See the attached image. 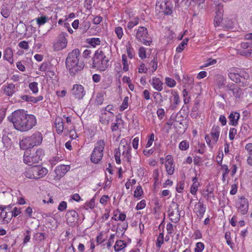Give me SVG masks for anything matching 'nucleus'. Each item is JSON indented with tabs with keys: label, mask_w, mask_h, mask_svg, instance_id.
<instances>
[{
	"label": "nucleus",
	"mask_w": 252,
	"mask_h": 252,
	"mask_svg": "<svg viewBox=\"0 0 252 252\" xmlns=\"http://www.w3.org/2000/svg\"><path fill=\"white\" fill-rule=\"evenodd\" d=\"M237 129L235 128H230L229 131V138L230 140H232L234 139L236 134Z\"/></svg>",
	"instance_id": "obj_61"
},
{
	"label": "nucleus",
	"mask_w": 252,
	"mask_h": 252,
	"mask_svg": "<svg viewBox=\"0 0 252 252\" xmlns=\"http://www.w3.org/2000/svg\"><path fill=\"white\" fill-rule=\"evenodd\" d=\"M220 130V127L219 126L214 125L211 128L210 134L205 135V139L206 143L211 149L213 148L219 141Z\"/></svg>",
	"instance_id": "obj_11"
},
{
	"label": "nucleus",
	"mask_w": 252,
	"mask_h": 252,
	"mask_svg": "<svg viewBox=\"0 0 252 252\" xmlns=\"http://www.w3.org/2000/svg\"><path fill=\"white\" fill-rule=\"evenodd\" d=\"M22 100L27 101L36 103L38 101H41L43 97L42 95H39L37 97H34L29 95H23L20 96Z\"/></svg>",
	"instance_id": "obj_25"
},
{
	"label": "nucleus",
	"mask_w": 252,
	"mask_h": 252,
	"mask_svg": "<svg viewBox=\"0 0 252 252\" xmlns=\"http://www.w3.org/2000/svg\"><path fill=\"white\" fill-rule=\"evenodd\" d=\"M3 92L7 96H12L16 92L15 85L13 83H10L3 86Z\"/></svg>",
	"instance_id": "obj_24"
},
{
	"label": "nucleus",
	"mask_w": 252,
	"mask_h": 252,
	"mask_svg": "<svg viewBox=\"0 0 252 252\" xmlns=\"http://www.w3.org/2000/svg\"><path fill=\"white\" fill-rule=\"evenodd\" d=\"M0 13L3 17L7 18L10 15L9 9L7 7L4 6L1 8Z\"/></svg>",
	"instance_id": "obj_56"
},
{
	"label": "nucleus",
	"mask_w": 252,
	"mask_h": 252,
	"mask_svg": "<svg viewBox=\"0 0 252 252\" xmlns=\"http://www.w3.org/2000/svg\"><path fill=\"white\" fill-rule=\"evenodd\" d=\"M135 36L136 40L141 43L149 46L152 42V39L149 34L147 28L139 26L134 30Z\"/></svg>",
	"instance_id": "obj_10"
},
{
	"label": "nucleus",
	"mask_w": 252,
	"mask_h": 252,
	"mask_svg": "<svg viewBox=\"0 0 252 252\" xmlns=\"http://www.w3.org/2000/svg\"><path fill=\"white\" fill-rule=\"evenodd\" d=\"M67 34L65 32H61L53 43V49L55 51H60L65 49L68 43Z\"/></svg>",
	"instance_id": "obj_12"
},
{
	"label": "nucleus",
	"mask_w": 252,
	"mask_h": 252,
	"mask_svg": "<svg viewBox=\"0 0 252 252\" xmlns=\"http://www.w3.org/2000/svg\"><path fill=\"white\" fill-rule=\"evenodd\" d=\"M14 128L20 131L26 132L31 129L36 124L35 117L28 114L23 109H18L12 112L8 117Z\"/></svg>",
	"instance_id": "obj_1"
},
{
	"label": "nucleus",
	"mask_w": 252,
	"mask_h": 252,
	"mask_svg": "<svg viewBox=\"0 0 252 252\" xmlns=\"http://www.w3.org/2000/svg\"><path fill=\"white\" fill-rule=\"evenodd\" d=\"M154 138H155L154 133H151L149 135V136H148V141L145 146L146 148H149L152 145L153 142L154 141Z\"/></svg>",
	"instance_id": "obj_49"
},
{
	"label": "nucleus",
	"mask_w": 252,
	"mask_h": 252,
	"mask_svg": "<svg viewBox=\"0 0 252 252\" xmlns=\"http://www.w3.org/2000/svg\"><path fill=\"white\" fill-rule=\"evenodd\" d=\"M173 208L169 210V216L171 220L174 223L177 222L180 218V213L179 212V206H173Z\"/></svg>",
	"instance_id": "obj_17"
},
{
	"label": "nucleus",
	"mask_w": 252,
	"mask_h": 252,
	"mask_svg": "<svg viewBox=\"0 0 252 252\" xmlns=\"http://www.w3.org/2000/svg\"><path fill=\"white\" fill-rule=\"evenodd\" d=\"M131 150L132 148L128 143L127 140L126 138L122 139L120 141L119 148L115 150L114 158L116 163L118 164L121 163V156L124 161L130 163L132 157Z\"/></svg>",
	"instance_id": "obj_3"
},
{
	"label": "nucleus",
	"mask_w": 252,
	"mask_h": 252,
	"mask_svg": "<svg viewBox=\"0 0 252 252\" xmlns=\"http://www.w3.org/2000/svg\"><path fill=\"white\" fill-rule=\"evenodd\" d=\"M240 114L235 111H232L228 116V124L230 126H236L240 119Z\"/></svg>",
	"instance_id": "obj_21"
},
{
	"label": "nucleus",
	"mask_w": 252,
	"mask_h": 252,
	"mask_svg": "<svg viewBox=\"0 0 252 252\" xmlns=\"http://www.w3.org/2000/svg\"><path fill=\"white\" fill-rule=\"evenodd\" d=\"M128 100L129 98L128 96H125L124 97L123 102L119 108L120 111H123L128 107Z\"/></svg>",
	"instance_id": "obj_43"
},
{
	"label": "nucleus",
	"mask_w": 252,
	"mask_h": 252,
	"mask_svg": "<svg viewBox=\"0 0 252 252\" xmlns=\"http://www.w3.org/2000/svg\"><path fill=\"white\" fill-rule=\"evenodd\" d=\"M157 68L158 60L157 58H155L149 64L148 69L149 70V72L151 74L154 73V72L157 70Z\"/></svg>",
	"instance_id": "obj_31"
},
{
	"label": "nucleus",
	"mask_w": 252,
	"mask_h": 252,
	"mask_svg": "<svg viewBox=\"0 0 252 252\" xmlns=\"http://www.w3.org/2000/svg\"><path fill=\"white\" fill-rule=\"evenodd\" d=\"M13 56V51L11 47L5 48L3 51V59L11 64L14 63Z\"/></svg>",
	"instance_id": "obj_19"
},
{
	"label": "nucleus",
	"mask_w": 252,
	"mask_h": 252,
	"mask_svg": "<svg viewBox=\"0 0 252 252\" xmlns=\"http://www.w3.org/2000/svg\"><path fill=\"white\" fill-rule=\"evenodd\" d=\"M63 117L66 120V123L67 125H65V127H68L69 128H74V126L73 123H72L71 118L69 116H66V115H63Z\"/></svg>",
	"instance_id": "obj_48"
},
{
	"label": "nucleus",
	"mask_w": 252,
	"mask_h": 252,
	"mask_svg": "<svg viewBox=\"0 0 252 252\" xmlns=\"http://www.w3.org/2000/svg\"><path fill=\"white\" fill-rule=\"evenodd\" d=\"M184 83L188 86L194 84V78L192 76L186 75L184 77Z\"/></svg>",
	"instance_id": "obj_40"
},
{
	"label": "nucleus",
	"mask_w": 252,
	"mask_h": 252,
	"mask_svg": "<svg viewBox=\"0 0 252 252\" xmlns=\"http://www.w3.org/2000/svg\"><path fill=\"white\" fill-rule=\"evenodd\" d=\"M249 209V206H239L237 211L242 215H245L247 213Z\"/></svg>",
	"instance_id": "obj_54"
},
{
	"label": "nucleus",
	"mask_w": 252,
	"mask_h": 252,
	"mask_svg": "<svg viewBox=\"0 0 252 252\" xmlns=\"http://www.w3.org/2000/svg\"><path fill=\"white\" fill-rule=\"evenodd\" d=\"M126 246V243L123 240H118L114 246V250L118 252L123 250Z\"/></svg>",
	"instance_id": "obj_30"
},
{
	"label": "nucleus",
	"mask_w": 252,
	"mask_h": 252,
	"mask_svg": "<svg viewBox=\"0 0 252 252\" xmlns=\"http://www.w3.org/2000/svg\"><path fill=\"white\" fill-rule=\"evenodd\" d=\"M42 140V134L40 132L36 131L30 136L24 137L20 141V147L22 150H28L29 149L40 145Z\"/></svg>",
	"instance_id": "obj_4"
},
{
	"label": "nucleus",
	"mask_w": 252,
	"mask_h": 252,
	"mask_svg": "<svg viewBox=\"0 0 252 252\" xmlns=\"http://www.w3.org/2000/svg\"><path fill=\"white\" fill-rule=\"evenodd\" d=\"M150 83L153 88L158 92H160L163 88V83L160 78L154 76L150 80Z\"/></svg>",
	"instance_id": "obj_18"
},
{
	"label": "nucleus",
	"mask_w": 252,
	"mask_h": 252,
	"mask_svg": "<svg viewBox=\"0 0 252 252\" xmlns=\"http://www.w3.org/2000/svg\"><path fill=\"white\" fill-rule=\"evenodd\" d=\"M136 184V180L134 179H129L126 183L125 186L126 189H128L132 187V186Z\"/></svg>",
	"instance_id": "obj_62"
},
{
	"label": "nucleus",
	"mask_w": 252,
	"mask_h": 252,
	"mask_svg": "<svg viewBox=\"0 0 252 252\" xmlns=\"http://www.w3.org/2000/svg\"><path fill=\"white\" fill-rule=\"evenodd\" d=\"M71 91L73 96L78 99L83 98L86 94L84 87L80 84L74 85Z\"/></svg>",
	"instance_id": "obj_14"
},
{
	"label": "nucleus",
	"mask_w": 252,
	"mask_h": 252,
	"mask_svg": "<svg viewBox=\"0 0 252 252\" xmlns=\"http://www.w3.org/2000/svg\"><path fill=\"white\" fill-rule=\"evenodd\" d=\"M159 172L158 169H156L153 171V179L155 181V185L156 186L158 184L159 181Z\"/></svg>",
	"instance_id": "obj_60"
},
{
	"label": "nucleus",
	"mask_w": 252,
	"mask_h": 252,
	"mask_svg": "<svg viewBox=\"0 0 252 252\" xmlns=\"http://www.w3.org/2000/svg\"><path fill=\"white\" fill-rule=\"evenodd\" d=\"M173 126L176 130L180 133L184 132L187 129L186 125H185L183 119L178 120L176 119L173 123Z\"/></svg>",
	"instance_id": "obj_23"
},
{
	"label": "nucleus",
	"mask_w": 252,
	"mask_h": 252,
	"mask_svg": "<svg viewBox=\"0 0 252 252\" xmlns=\"http://www.w3.org/2000/svg\"><path fill=\"white\" fill-rule=\"evenodd\" d=\"M188 41V38H185L176 48V52L178 53H181L184 50L185 46L187 45Z\"/></svg>",
	"instance_id": "obj_35"
},
{
	"label": "nucleus",
	"mask_w": 252,
	"mask_h": 252,
	"mask_svg": "<svg viewBox=\"0 0 252 252\" xmlns=\"http://www.w3.org/2000/svg\"><path fill=\"white\" fill-rule=\"evenodd\" d=\"M80 51L75 49L69 52L65 61V65L69 74L74 76L81 71L84 67V63L80 60Z\"/></svg>",
	"instance_id": "obj_2"
},
{
	"label": "nucleus",
	"mask_w": 252,
	"mask_h": 252,
	"mask_svg": "<svg viewBox=\"0 0 252 252\" xmlns=\"http://www.w3.org/2000/svg\"><path fill=\"white\" fill-rule=\"evenodd\" d=\"M245 149L248 153L247 162L248 165L252 166V143H249L245 146Z\"/></svg>",
	"instance_id": "obj_28"
},
{
	"label": "nucleus",
	"mask_w": 252,
	"mask_h": 252,
	"mask_svg": "<svg viewBox=\"0 0 252 252\" xmlns=\"http://www.w3.org/2000/svg\"><path fill=\"white\" fill-rule=\"evenodd\" d=\"M138 55L139 57L141 59H144L146 58V48L144 47H141L139 48L138 50Z\"/></svg>",
	"instance_id": "obj_51"
},
{
	"label": "nucleus",
	"mask_w": 252,
	"mask_h": 252,
	"mask_svg": "<svg viewBox=\"0 0 252 252\" xmlns=\"http://www.w3.org/2000/svg\"><path fill=\"white\" fill-rule=\"evenodd\" d=\"M114 32L118 38L121 39L124 35L123 28L121 27H117L115 28Z\"/></svg>",
	"instance_id": "obj_47"
},
{
	"label": "nucleus",
	"mask_w": 252,
	"mask_h": 252,
	"mask_svg": "<svg viewBox=\"0 0 252 252\" xmlns=\"http://www.w3.org/2000/svg\"><path fill=\"white\" fill-rule=\"evenodd\" d=\"M189 142L187 140L182 141L179 145V148L182 151H186L189 148Z\"/></svg>",
	"instance_id": "obj_44"
},
{
	"label": "nucleus",
	"mask_w": 252,
	"mask_h": 252,
	"mask_svg": "<svg viewBox=\"0 0 252 252\" xmlns=\"http://www.w3.org/2000/svg\"><path fill=\"white\" fill-rule=\"evenodd\" d=\"M204 249V245L201 242H198L195 245L194 252H202Z\"/></svg>",
	"instance_id": "obj_57"
},
{
	"label": "nucleus",
	"mask_w": 252,
	"mask_h": 252,
	"mask_svg": "<svg viewBox=\"0 0 252 252\" xmlns=\"http://www.w3.org/2000/svg\"><path fill=\"white\" fill-rule=\"evenodd\" d=\"M156 8L159 9L160 12L165 15H171L172 13V6L167 0H158Z\"/></svg>",
	"instance_id": "obj_13"
},
{
	"label": "nucleus",
	"mask_w": 252,
	"mask_h": 252,
	"mask_svg": "<svg viewBox=\"0 0 252 252\" xmlns=\"http://www.w3.org/2000/svg\"><path fill=\"white\" fill-rule=\"evenodd\" d=\"M171 94H172V96L173 97V104L175 106H176L179 104L180 102V96L179 95L177 92V91L175 90H172L171 91Z\"/></svg>",
	"instance_id": "obj_38"
},
{
	"label": "nucleus",
	"mask_w": 252,
	"mask_h": 252,
	"mask_svg": "<svg viewBox=\"0 0 252 252\" xmlns=\"http://www.w3.org/2000/svg\"><path fill=\"white\" fill-rule=\"evenodd\" d=\"M35 20L38 25V27H40L45 24H46L49 20V19L48 17L45 15H41L40 17H38L34 19L33 21Z\"/></svg>",
	"instance_id": "obj_29"
},
{
	"label": "nucleus",
	"mask_w": 252,
	"mask_h": 252,
	"mask_svg": "<svg viewBox=\"0 0 252 252\" xmlns=\"http://www.w3.org/2000/svg\"><path fill=\"white\" fill-rule=\"evenodd\" d=\"M223 5L221 3H219L217 5L216 9V15L220 16H223Z\"/></svg>",
	"instance_id": "obj_53"
},
{
	"label": "nucleus",
	"mask_w": 252,
	"mask_h": 252,
	"mask_svg": "<svg viewBox=\"0 0 252 252\" xmlns=\"http://www.w3.org/2000/svg\"><path fill=\"white\" fill-rule=\"evenodd\" d=\"M163 233H161L159 234L156 243V246L158 248H160L161 245L163 243Z\"/></svg>",
	"instance_id": "obj_59"
},
{
	"label": "nucleus",
	"mask_w": 252,
	"mask_h": 252,
	"mask_svg": "<svg viewBox=\"0 0 252 252\" xmlns=\"http://www.w3.org/2000/svg\"><path fill=\"white\" fill-rule=\"evenodd\" d=\"M90 27V23L89 21H83L80 26V30L82 33H85Z\"/></svg>",
	"instance_id": "obj_37"
},
{
	"label": "nucleus",
	"mask_w": 252,
	"mask_h": 252,
	"mask_svg": "<svg viewBox=\"0 0 252 252\" xmlns=\"http://www.w3.org/2000/svg\"><path fill=\"white\" fill-rule=\"evenodd\" d=\"M105 142L104 140H98L94 144V148L90 156L92 162L97 164L102 159L103 156V151Z\"/></svg>",
	"instance_id": "obj_6"
},
{
	"label": "nucleus",
	"mask_w": 252,
	"mask_h": 252,
	"mask_svg": "<svg viewBox=\"0 0 252 252\" xmlns=\"http://www.w3.org/2000/svg\"><path fill=\"white\" fill-rule=\"evenodd\" d=\"M165 83L166 85L170 88H173L176 85L175 80L169 77H167L165 78Z\"/></svg>",
	"instance_id": "obj_41"
},
{
	"label": "nucleus",
	"mask_w": 252,
	"mask_h": 252,
	"mask_svg": "<svg viewBox=\"0 0 252 252\" xmlns=\"http://www.w3.org/2000/svg\"><path fill=\"white\" fill-rule=\"evenodd\" d=\"M81 200V197L78 193H75L69 197L68 199L69 202H72V200H74L77 202H79Z\"/></svg>",
	"instance_id": "obj_52"
},
{
	"label": "nucleus",
	"mask_w": 252,
	"mask_h": 252,
	"mask_svg": "<svg viewBox=\"0 0 252 252\" xmlns=\"http://www.w3.org/2000/svg\"><path fill=\"white\" fill-rule=\"evenodd\" d=\"M18 46L20 48L25 49V50L28 49L29 48L28 42L27 41H25V40H23V41L20 42L18 43Z\"/></svg>",
	"instance_id": "obj_63"
},
{
	"label": "nucleus",
	"mask_w": 252,
	"mask_h": 252,
	"mask_svg": "<svg viewBox=\"0 0 252 252\" xmlns=\"http://www.w3.org/2000/svg\"><path fill=\"white\" fill-rule=\"evenodd\" d=\"M55 125L56 132L58 134H62L63 131L65 133V126L63 125V120L61 118L58 117L55 119Z\"/></svg>",
	"instance_id": "obj_22"
},
{
	"label": "nucleus",
	"mask_w": 252,
	"mask_h": 252,
	"mask_svg": "<svg viewBox=\"0 0 252 252\" xmlns=\"http://www.w3.org/2000/svg\"><path fill=\"white\" fill-rule=\"evenodd\" d=\"M5 208H2L1 207H0V210L1 211L0 213V217L3 221L8 222V220L11 219V216H8V213H9V212H7L6 211H5Z\"/></svg>",
	"instance_id": "obj_34"
},
{
	"label": "nucleus",
	"mask_w": 252,
	"mask_h": 252,
	"mask_svg": "<svg viewBox=\"0 0 252 252\" xmlns=\"http://www.w3.org/2000/svg\"><path fill=\"white\" fill-rule=\"evenodd\" d=\"M228 71L229 78L236 83L241 82V79L247 80L250 78L249 74L245 70L238 67H231Z\"/></svg>",
	"instance_id": "obj_8"
},
{
	"label": "nucleus",
	"mask_w": 252,
	"mask_h": 252,
	"mask_svg": "<svg viewBox=\"0 0 252 252\" xmlns=\"http://www.w3.org/2000/svg\"><path fill=\"white\" fill-rule=\"evenodd\" d=\"M114 113H103L99 118L100 122L104 125H108L114 117Z\"/></svg>",
	"instance_id": "obj_20"
},
{
	"label": "nucleus",
	"mask_w": 252,
	"mask_h": 252,
	"mask_svg": "<svg viewBox=\"0 0 252 252\" xmlns=\"http://www.w3.org/2000/svg\"><path fill=\"white\" fill-rule=\"evenodd\" d=\"M29 87L33 94H36L38 92V83L33 82L29 84Z\"/></svg>",
	"instance_id": "obj_42"
},
{
	"label": "nucleus",
	"mask_w": 252,
	"mask_h": 252,
	"mask_svg": "<svg viewBox=\"0 0 252 252\" xmlns=\"http://www.w3.org/2000/svg\"><path fill=\"white\" fill-rule=\"evenodd\" d=\"M48 172L45 167L40 165H35L27 169L25 175L27 178L31 179H39L44 177Z\"/></svg>",
	"instance_id": "obj_7"
},
{
	"label": "nucleus",
	"mask_w": 252,
	"mask_h": 252,
	"mask_svg": "<svg viewBox=\"0 0 252 252\" xmlns=\"http://www.w3.org/2000/svg\"><path fill=\"white\" fill-rule=\"evenodd\" d=\"M223 16L216 15L214 18V24L216 27L219 26L222 20Z\"/></svg>",
	"instance_id": "obj_64"
},
{
	"label": "nucleus",
	"mask_w": 252,
	"mask_h": 252,
	"mask_svg": "<svg viewBox=\"0 0 252 252\" xmlns=\"http://www.w3.org/2000/svg\"><path fill=\"white\" fill-rule=\"evenodd\" d=\"M122 64L123 65V70L124 71H127L129 69L128 64L127 60V57L125 54H123L122 56Z\"/></svg>",
	"instance_id": "obj_39"
},
{
	"label": "nucleus",
	"mask_w": 252,
	"mask_h": 252,
	"mask_svg": "<svg viewBox=\"0 0 252 252\" xmlns=\"http://www.w3.org/2000/svg\"><path fill=\"white\" fill-rule=\"evenodd\" d=\"M93 66L100 71H104L108 67V60L102 51H97L93 59Z\"/></svg>",
	"instance_id": "obj_9"
},
{
	"label": "nucleus",
	"mask_w": 252,
	"mask_h": 252,
	"mask_svg": "<svg viewBox=\"0 0 252 252\" xmlns=\"http://www.w3.org/2000/svg\"><path fill=\"white\" fill-rule=\"evenodd\" d=\"M88 43L94 47L96 45H99L100 43L99 38H91L88 39Z\"/></svg>",
	"instance_id": "obj_45"
},
{
	"label": "nucleus",
	"mask_w": 252,
	"mask_h": 252,
	"mask_svg": "<svg viewBox=\"0 0 252 252\" xmlns=\"http://www.w3.org/2000/svg\"><path fill=\"white\" fill-rule=\"evenodd\" d=\"M44 156V151L41 148H38L35 152L32 153L31 150H26L24 154V162L26 164L32 165L37 163L42 160Z\"/></svg>",
	"instance_id": "obj_5"
},
{
	"label": "nucleus",
	"mask_w": 252,
	"mask_h": 252,
	"mask_svg": "<svg viewBox=\"0 0 252 252\" xmlns=\"http://www.w3.org/2000/svg\"><path fill=\"white\" fill-rule=\"evenodd\" d=\"M139 22V18L138 17H136L132 19L129 21L126 26V28L129 30H131L134 27L137 25Z\"/></svg>",
	"instance_id": "obj_32"
},
{
	"label": "nucleus",
	"mask_w": 252,
	"mask_h": 252,
	"mask_svg": "<svg viewBox=\"0 0 252 252\" xmlns=\"http://www.w3.org/2000/svg\"><path fill=\"white\" fill-rule=\"evenodd\" d=\"M70 167L68 165H60L56 167L55 169V173L56 176L55 179L56 180H59L62 178L65 173L69 171Z\"/></svg>",
	"instance_id": "obj_16"
},
{
	"label": "nucleus",
	"mask_w": 252,
	"mask_h": 252,
	"mask_svg": "<svg viewBox=\"0 0 252 252\" xmlns=\"http://www.w3.org/2000/svg\"><path fill=\"white\" fill-rule=\"evenodd\" d=\"M126 50L128 57L129 59H132L134 56V51L129 42H128L126 45Z\"/></svg>",
	"instance_id": "obj_36"
},
{
	"label": "nucleus",
	"mask_w": 252,
	"mask_h": 252,
	"mask_svg": "<svg viewBox=\"0 0 252 252\" xmlns=\"http://www.w3.org/2000/svg\"><path fill=\"white\" fill-rule=\"evenodd\" d=\"M192 184L190 187V192L192 195H195L196 194L198 188L200 186V184L198 181V178L196 176L192 178Z\"/></svg>",
	"instance_id": "obj_26"
},
{
	"label": "nucleus",
	"mask_w": 252,
	"mask_h": 252,
	"mask_svg": "<svg viewBox=\"0 0 252 252\" xmlns=\"http://www.w3.org/2000/svg\"><path fill=\"white\" fill-rule=\"evenodd\" d=\"M66 220L68 223H72L77 220L78 214L74 210L67 212L66 214Z\"/></svg>",
	"instance_id": "obj_27"
},
{
	"label": "nucleus",
	"mask_w": 252,
	"mask_h": 252,
	"mask_svg": "<svg viewBox=\"0 0 252 252\" xmlns=\"http://www.w3.org/2000/svg\"><path fill=\"white\" fill-rule=\"evenodd\" d=\"M143 191L141 186H138L134 191V196L135 197H139L143 194Z\"/></svg>",
	"instance_id": "obj_50"
},
{
	"label": "nucleus",
	"mask_w": 252,
	"mask_h": 252,
	"mask_svg": "<svg viewBox=\"0 0 252 252\" xmlns=\"http://www.w3.org/2000/svg\"><path fill=\"white\" fill-rule=\"evenodd\" d=\"M165 168L168 175L173 174L175 170V164L173 158L170 155H168L165 157Z\"/></svg>",
	"instance_id": "obj_15"
},
{
	"label": "nucleus",
	"mask_w": 252,
	"mask_h": 252,
	"mask_svg": "<svg viewBox=\"0 0 252 252\" xmlns=\"http://www.w3.org/2000/svg\"><path fill=\"white\" fill-rule=\"evenodd\" d=\"M65 134L66 135L69 134L70 137L72 139H75L78 137L75 130V127L69 128L68 127H65Z\"/></svg>",
	"instance_id": "obj_33"
},
{
	"label": "nucleus",
	"mask_w": 252,
	"mask_h": 252,
	"mask_svg": "<svg viewBox=\"0 0 252 252\" xmlns=\"http://www.w3.org/2000/svg\"><path fill=\"white\" fill-rule=\"evenodd\" d=\"M232 93L235 97L240 98L242 94V90L237 86L236 89L232 92Z\"/></svg>",
	"instance_id": "obj_58"
},
{
	"label": "nucleus",
	"mask_w": 252,
	"mask_h": 252,
	"mask_svg": "<svg viewBox=\"0 0 252 252\" xmlns=\"http://www.w3.org/2000/svg\"><path fill=\"white\" fill-rule=\"evenodd\" d=\"M216 63L217 60L216 59L210 58L207 60L206 62L203 65L200 66V68L202 69L204 67H208L210 65L215 64Z\"/></svg>",
	"instance_id": "obj_46"
},
{
	"label": "nucleus",
	"mask_w": 252,
	"mask_h": 252,
	"mask_svg": "<svg viewBox=\"0 0 252 252\" xmlns=\"http://www.w3.org/2000/svg\"><path fill=\"white\" fill-rule=\"evenodd\" d=\"M185 183L183 181H180L177 183L176 187V191L179 193H181L184 189Z\"/></svg>",
	"instance_id": "obj_55"
}]
</instances>
